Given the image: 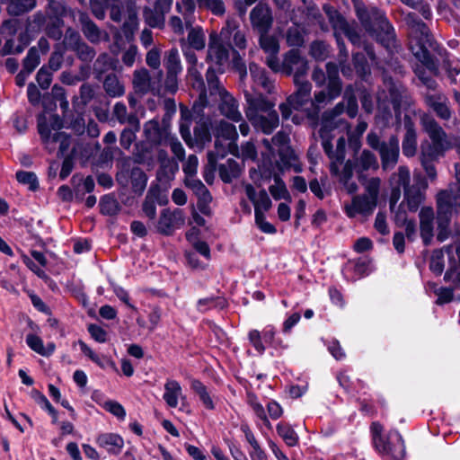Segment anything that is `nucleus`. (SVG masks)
<instances>
[{
    "instance_id": "nucleus-1",
    "label": "nucleus",
    "mask_w": 460,
    "mask_h": 460,
    "mask_svg": "<svg viewBox=\"0 0 460 460\" xmlns=\"http://www.w3.org/2000/svg\"><path fill=\"white\" fill-rule=\"evenodd\" d=\"M343 104L337 103L335 107L330 111L323 112L321 119L320 137L322 138L323 148L330 159V171L332 175L339 176L340 181L344 185H348L352 178L354 164L348 160L344 163L346 156V139L344 137L338 138L336 147L331 141V132L334 128L342 127L344 129L349 128V122L338 119V116L343 111Z\"/></svg>"
},
{
    "instance_id": "nucleus-2",
    "label": "nucleus",
    "mask_w": 460,
    "mask_h": 460,
    "mask_svg": "<svg viewBox=\"0 0 460 460\" xmlns=\"http://www.w3.org/2000/svg\"><path fill=\"white\" fill-rule=\"evenodd\" d=\"M356 13L365 30L375 36L385 48L392 49L395 47V31L384 12L376 7L367 9L364 5L357 4Z\"/></svg>"
},
{
    "instance_id": "nucleus-3",
    "label": "nucleus",
    "mask_w": 460,
    "mask_h": 460,
    "mask_svg": "<svg viewBox=\"0 0 460 460\" xmlns=\"http://www.w3.org/2000/svg\"><path fill=\"white\" fill-rule=\"evenodd\" d=\"M62 127L63 121L57 114L49 118L45 114L38 117V131L45 148L49 153L58 148V156H64L70 146V137L60 131Z\"/></svg>"
},
{
    "instance_id": "nucleus-4",
    "label": "nucleus",
    "mask_w": 460,
    "mask_h": 460,
    "mask_svg": "<svg viewBox=\"0 0 460 460\" xmlns=\"http://www.w3.org/2000/svg\"><path fill=\"white\" fill-rule=\"evenodd\" d=\"M66 7L56 0H48L44 11H38L32 15V24L43 30L50 39L59 40L63 36V17Z\"/></svg>"
},
{
    "instance_id": "nucleus-5",
    "label": "nucleus",
    "mask_w": 460,
    "mask_h": 460,
    "mask_svg": "<svg viewBox=\"0 0 460 460\" xmlns=\"http://www.w3.org/2000/svg\"><path fill=\"white\" fill-rule=\"evenodd\" d=\"M385 90H383L377 95V107L379 112H382L383 119L388 120L392 118V111L389 108L391 103L395 116L400 118L401 109L411 104V98L406 88L394 82L391 78L385 79Z\"/></svg>"
},
{
    "instance_id": "nucleus-6",
    "label": "nucleus",
    "mask_w": 460,
    "mask_h": 460,
    "mask_svg": "<svg viewBox=\"0 0 460 460\" xmlns=\"http://www.w3.org/2000/svg\"><path fill=\"white\" fill-rule=\"evenodd\" d=\"M383 430V426L379 422L372 423V440L376 451L395 460L402 459L405 456V446L401 434L393 429L387 435H384Z\"/></svg>"
},
{
    "instance_id": "nucleus-7",
    "label": "nucleus",
    "mask_w": 460,
    "mask_h": 460,
    "mask_svg": "<svg viewBox=\"0 0 460 460\" xmlns=\"http://www.w3.org/2000/svg\"><path fill=\"white\" fill-rule=\"evenodd\" d=\"M229 60V49L221 40L217 31L209 34L206 61L211 64L217 72L223 73L224 67Z\"/></svg>"
},
{
    "instance_id": "nucleus-8",
    "label": "nucleus",
    "mask_w": 460,
    "mask_h": 460,
    "mask_svg": "<svg viewBox=\"0 0 460 460\" xmlns=\"http://www.w3.org/2000/svg\"><path fill=\"white\" fill-rule=\"evenodd\" d=\"M450 149L433 145L427 141H422L420 146V163L430 181L437 179V170L435 163L444 157Z\"/></svg>"
},
{
    "instance_id": "nucleus-9",
    "label": "nucleus",
    "mask_w": 460,
    "mask_h": 460,
    "mask_svg": "<svg viewBox=\"0 0 460 460\" xmlns=\"http://www.w3.org/2000/svg\"><path fill=\"white\" fill-rule=\"evenodd\" d=\"M308 71V61L302 56L297 49H292L286 52L283 60L279 62V68L277 73L281 72L286 75H293L294 79L303 78Z\"/></svg>"
},
{
    "instance_id": "nucleus-10",
    "label": "nucleus",
    "mask_w": 460,
    "mask_h": 460,
    "mask_svg": "<svg viewBox=\"0 0 460 460\" xmlns=\"http://www.w3.org/2000/svg\"><path fill=\"white\" fill-rule=\"evenodd\" d=\"M420 124L429 137V138L424 141L450 150L454 147L452 137L433 117L427 114L423 115L420 119Z\"/></svg>"
},
{
    "instance_id": "nucleus-11",
    "label": "nucleus",
    "mask_w": 460,
    "mask_h": 460,
    "mask_svg": "<svg viewBox=\"0 0 460 460\" xmlns=\"http://www.w3.org/2000/svg\"><path fill=\"white\" fill-rule=\"evenodd\" d=\"M203 65L197 66H187L186 81L199 93V99L194 102L192 111L199 114L203 108L210 103L207 96L205 82L202 77L201 70Z\"/></svg>"
},
{
    "instance_id": "nucleus-12",
    "label": "nucleus",
    "mask_w": 460,
    "mask_h": 460,
    "mask_svg": "<svg viewBox=\"0 0 460 460\" xmlns=\"http://www.w3.org/2000/svg\"><path fill=\"white\" fill-rule=\"evenodd\" d=\"M69 14L74 21L78 20L84 37L93 44H98L102 40L108 41L109 34L101 30L89 17V15L79 10H69Z\"/></svg>"
},
{
    "instance_id": "nucleus-13",
    "label": "nucleus",
    "mask_w": 460,
    "mask_h": 460,
    "mask_svg": "<svg viewBox=\"0 0 460 460\" xmlns=\"http://www.w3.org/2000/svg\"><path fill=\"white\" fill-rule=\"evenodd\" d=\"M185 224V215L182 209L171 210L164 208L161 211L156 222V230L164 235H171L176 229H180Z\"/></svg>"
},
{
    "instance_id": "nucleus-14",
    "label": "nucleus",
    "mask_w": 460,
    "mask_h": 460,
    "mask_svg": "<svg viewBox=\"0 0 460 460\" xmlns=\"http://www.w3.org/2000/svg\"><path fill=\"white\" fill-rule=\"evenodd\" d=\"M424 102L440 119L449 120L452 118L453 111L450 107L449 99L442 91L426 92Z\"/></svg>"
},
{
    "instance_id": "nucleus-15",
    "label": "nucleus",
    "mask_w": 460,
    "mask_h": 460,
    "mask_svg": "<svg viewBox=\"0 0 460 460\" xmlns=\"http://www.w3.org/2000/svg\"><path fill=\"white\" fill-rule=\"evenodd\" d=\"M250 22L252 29L258 33L269 32L273 24L270 7L262 2L257 4L250 13Z\"/></svg>"
},
{
    "instance_id": "nucleus-16",
    "label": "nucleus",
    "mask_w": 460,
    "mask_h": 460,
    "mask_svg": "<svg viewBox=\"0 0 460 460\" xmlns=\"http://www.w3.org/2000/svg\"><path fill=\"white\" fill-rule=\"evenodd\" d=\"M259 35L260 47L268 55L265 63L274 73H277L279 68L278 58L279 52V40L275 36L270 35L269 32H260Z\"/></svg>"
},
{
    "instance_id": "nucleus-17",
    "label": "nucleus",
    "mask_w": 460,
    "mask_h": 460,
    "mask_svg": "<svg viewBox=\"0 0 460 460\" xmlns=\"http://www.w3.org/2000/svg\"><path fill=\"white\" fill-rule=\"evenodd\" d=\"M453 214L449 212V206L440 197L438 206L436 205L437 239L442 243L451 235V220Z\"/></svg>"
},
{
    "instance_id": "nucleus-18",
    "label": "nucleus",
    "mask_w": 460,
    "mask_h": 460,
    "mask_svg": "<svg viewBox=\"0 0 460 460\" xmlns=\"http://www.w3.org/2000/svg\"><path fill=\"white\" fill-rule=\"evenodd\" d=\"M415 183L404 191L403 203L405 202L409 210L415 212L424 199V190L427 188V182L420 175L414 176Z\"/></svg>"
},
{
    "instance_id": "nucleus-19",
    "label": "nucleus",
    "mask_w": 460,
    "mask_h": 460,
    "mask_svg": "<svg viewBox=\"0 0 460 460\" xmlns=\"http://www.w3.org/2000/svg\"><path fill=\"white\" fill-rule=\"evenodd\" d=\"M243 93L248 105L245 109L246 118L250 117V111L252 115H256L261 112L274 111V103L268 101L261 93H257L255 89L253 92L245 90Z\"/></svg>"
},
{
    "instance_id": "nucleus-20",
    "label": "nucleus",
    "mask_w": 460,
    "mask_h": 460,
    "mask_svg": "<svg viewBox=\"0 0 460 460\" xmlns=\"http://www.w3.org/2000/svg\"><path fill=\"white\" fill-rule=\"evenodd\" d=\"M377 201L366 195H358L352 199L350 204L345 205V213L350 218L355 217L358 214L368 217L373 213Z\"/></svg>"
},
{
    "instance_id": "nucleus-21",
    "label": "nucleus",
    "mask_w": 460,
    "mask_h": 460,
    "mask_svg": "<svg viewBox=\"0 0 460 460\" xmlns=\"http://www.w3.org/2000/svg\"><path fill=\"white\" fill-rule=\"evenodd\" d=\"M381 158L382 167L385 171L393 169L398 162L399 139L396 136H391L386 142H383L378 151Z\"/></svg>"
},
{
    "instance_id": "nucleus-22",
    "label": "nucleus",
    "mask_w": 460,
    "mask_h": 460,
    "mask_svg": "<svg viewBox=\"0 0 460 460\" xmlns=\"http://www.w3.org/2000/svg\"><path fill=\"white\" fill-rule=\"evenodd\" d=\"M171 135L170 131L162 128L155 119H151L144 124V137L151 146H160L164 145Z\"/></svg>"
},
{
    "instance_id": "nucleus-23",
    "label": "nucleus",
    "mask_w": 460,
    "mask_h": 460,
    "mask_svg": "<svg viewBox=\"0 0 460 460\" xmlns=\"http://www.w3.org/2000/svg\"><path fill=\"white\" fill-rule=\"evenodd\" d=\"M265 113L266 114L259 113L252 115V112L250 111V117H247V119L257 130H261L264 134L270 135L279 127V118L276 111H270V112L267 111Z\"/></svg>"
},
{
    "instance_id": "nucleus-24",
    "label": "nucleus",
    "mask_w": 460,
    "mask_h": 460,
    "mask_svg": "<svg viewBox=\"0 0 460 460\" xmlns=\"http://www.w3.org/2000/svg\"><path fill=\"white\" fill-rule=\"evenodd\" d=\"M296 91L288 97L295 110L302 108L311 98L312 84L305 77L294 79Z\"/></svg>"
},
{
    "instance_id": "nucleus-25",
    "label": "nucleus",
    "mask_w": 460,
    "mask_h": 460,
    "mask_svg": "<svg viewBox=\"0 0 460 460\" xmlns=\"http://www.w3.org/2000/svg\"><path fill=\"white\" fill-rule=\"evenodd\" d=\"M420 237L425 245H429L434 237L435 213L431 207H423L420 213Z\"/></svg>"
},
{
    "instance_id": "nucleus-26",
    "label": "nucleus",
    "mask_w": 460,
    "mask_h": 460,
    "mask_svg": "<svg viewBox=\"0 0 460 460\" xmlns=\"http://www.w3.org/2000/svg\"><path fill=\"white\" fill-rule=\"evenodd\" d=\"M249 71L251 77L252 79V82L254 84V86L252 87L253 90H256V87H261V89L270 94L275 90V83L274 80H272L267 71L263 68L258 66L257 64L252 62L249 65Z\"/></svg>"
},
{
    "instance_id": "nucleus-27",
    "label": "nucleus",
    "mask_w": 460,
    "mask_h": 460,
    "mask_svg": "<svg viewBox=\"0 0 460 460\" xmlns=\"http://www.w3.org/2000/svg\"><path fill=\"white\" fill-rule=\"evenodd\" d=\"M95 442L100 447L113 456L119 455L124 447V439L117 433L106 432L99 434Z\"/></svg>"
},
{
    "instance_id": "nucleus-28",
    "label": "nucleus",
    "mask_w": 460,
    "mask_h": 460,
    "mask_svg": "<svg viewBox=\"0 0 460 460\" xmlns=\"http://www.w3.org/2000/svg\"><path fill=\"white\" fill-rule=\"evenodd\" d=\"M405 134L402 139V154L407 157H412L417 152V132L411 119L405 116L403 119Z\"/></svg>"
},
{
    "instance_id": "nucleus-29",
    "label": "nucleus",
    "mask_w": 460,
    "mask_h": 460,
    "mask_svg": "<svg viewBox=\"0 0 460 460\" xmlns=\"http://www.w3.org/2000/svg\"><path fill=\"white\" fill-rule=\"evenodd\" d=\"M228 153L239 156V147L235 142H228L225 145L222 139H216L215 147L213 151H210L208 155V163L215 169L216 164L218 159L224 158Z\"/></svg>"
},
{
    "instance_id": "nucleus-30",
    "label": "nucleus",
    "mask_w": 460,
    "mask_h": 460,
    "mask_svg": "<svg viewBox=\"0 0 460 460\" xmlns=\"http://www.w3.org/2000/svg\"><path fill=\"white\" fill-rule=\"evenodd\" d=\"M404 20L411 34L417 38L420 43L429 41V29L426 23L418 18L416 13H409Z\"/></svg>"
},
{
    "instance_id": "nucleus-31",
    "label": "nucleus",
    "mask_w": 460,
    "mask_h": 460,
    "mask_svg": "<svg viewBox=\"0 0 460 460\" xmlns=\"http://www.w3.org/2000/svg\"><path fill=\"white\" fill-rule=\"evenodd\" d=\"M247 198L252 202L255 211H263V213L270 210L271 208V200L265 190L259 192L252 184H247L244 187Z\"/></svg>"
},
{
    "instance_id": "nucleus-32",
    "label": "nucleus",
    "mask_w": 460,
    "mask_h": 460,
    "mask_svg": "<svg viewBox=\"0 0 460 460\" xmlns=\"http://www.w3.org/2000/svg\"><path fill=\"white\" fill-rule=\"evenodd\" d=\"M132 84L135 93L139 95H145L154 90V83L146 68L137 69L133 72Z\"/></svg>"
},
{
    "instance_id": "nucleus-33",
    "label": "nucleus",
    "mask_w": 460,
    "mask_h": 460,
    "mask_svg": "<svg viewBox=\"0 0 460 460\" xmlns=\"http://www.w3.org/2000/svg\"><path fill=\"white\" fill-rule=\"evenodd\" d=\"M217 102H219V110L222 115L234 122L243 120L242 113L238 110V103L232 95L226 93L217 99Z\"/></svg>"
},
{
    "instance_id": "nucleus-34",
    "label": "nucleus",
    "mask_w": 460,
    "mask_h": 460,
    "mask_svg": "<svg viewBox=\"0 0 460 460\" xmlns=\"http://www.w3.org/2000/svg\"><path fill=\"white\" fill-rule=\"evenodd\" d=\"M163 399L170 408H176L180 399H185L180 383L174 379H167L164 384Z\"/></svg>"
},
{
    "instance_id": "nucleus-35",
    "label": "nucleus",
    "mask_w": 460,
    "mask_h": 460,
    "mask_svg": "<svg viewBox=\"0 0 460 460\" xmlns=\"http://www.w3.org/2000/svg\"><path fill=\"white\" fill-rule=\"evenodd\" d=\"M10 16H21L37 6V0H0Z\"/></svg>"
},
{
    "instance_id": "nucleus-36",
    "label": "nucleus",
    "mask_w": 460,
    "mask_h": 460,
    "mask_svg": "<svg viewBox=\"0 0 460 460\" xmlns=\"http://www.w3.org/2000/svg\"><path fill=\"white\" fill-rule=\"evenodd\" d=\"M440 197L449 206V212L460 214V190H456V185H448L447 189L441 190L436 196V205L438 206Z\"/></svg>"
},
{
    "instance_id": "nucleus-37",
    "label": "nucleus",
    "mask_w": 460,
    "mask_h": 460,
    "mask_svg": "<svg viewBox=\"0 0 460 460\" xmlns=\"http://www.w3.org/2000/svg\"><path fill=\"white\" fill-rule=\"evenodd\" d=\"M206 80L209 90V95L212 98L211 102H217V99L228 93L226 90L221 85L217 71L214 67L209 66L206 72Z\"/></svg>"
},
{
    "instance_id": "nucleus-38",
    "label": "nucleus",
    "mask_w": 460,
    "mask_h": 460,
    "mask_svg": "<svg viewBox=\"0 0 460 460\" xmlns=\"http://www.w3.org/2000/svg\"><path fill=\"white\" fill-rule=\"evenodd\" d=\"M112 114L119 124L128 123L130 127H136L137 129H140V122L137 115L128 113L127 106L123 102H119L115 103Z\"/></svg>"
},
{
    "instance_id": "nucleus-39",
    "label": "nucleus",
    "mask_w": 460,
    "mask_h": 460,
    "mask_svg": "<svg viewBox=\"0 0 460 460\" xmlns=\"http://www.w3.org/2000/svg\"><path fill=\"white\" fill-rule=\"evenodd\" d=\"M242 167L234 159H228L218 166L219 177L225 183H230L241 175Z\"/></svg>"
},
{
    "instance_id": "nucleus-40",
    "label": "nucleus",
    "mask_w": 460,
    "mask_h": 460,
    "mask_svg": "<svg viewBox=\"0 0 460 460\" xmlns=\"http://www.w3.org/2000/svg\"><path fill=\"white\" fill-rule=\"evenodd\" d=\"M164 66L166 73L181 74L182 72L180 53L176 48H172L164 52Z\"/></svg>"
},
{
    "instance_id": "nucleus-41",
    "label": "nucleus",
    "mask_w": 460,
    "mask_h": 460,
    "mask_svg": "<svg viewBox=\"0 0 460 460\" xmlns=\"http://www.w3.org/2000/svg\"><path fill=\"white\" fill-rule=\"evenodd\" d=\"M184 183L186 187L190 188L198 196L199 199L205 203L211 201L212 197L208 190L196 176L185 177Z\"/></svg>"
},
{
    "instance_id": "nucleus-42",
    "label": "nucleus",
    "mask_w": 460,
    "mask_h": 460,
    "mask_svg": "<svg viewBox=\"0 0 460 460\" xmlns=\"http://www.w3.org/2000/svg\"><path fill=\"white\" fill-rule=\"evenodd\" d=\"M105 93L111 98L120 97L125 93V87L114 74L108 75L103 81Z\"/></svg>"
},
{
    "instance_id": "nucleus-43",
    "label": "nucleus",
    "mask_w": 460,
    "mask_h": 460,
    "mask_svg": "<svg viewBox=\"0 0 460 460\" xmlns=\"http://www.w3.org/2000/svg\"><path fill=\"white\" fill-rule=\"evenodd\" d=\"M195 9L194 0H180L176 3V10L182 15L187 29L191 27L194 22Z\"/></svg>"
},
{
    "instance_id": "nucleus-44",
    "label": "nucleus",
    "mask_w": 460,
    "mask_h": 460,
    "mask_svg": "<svg viewBox=\"0 0 460 460\" xmlns=\"http://www.w3.org/2000/svg\"><path fill=\"white\" fill-rule=\"evenodd\" d=\"M26 343L33 351L41 356L48 357L55 350V345L53 343H49L47 347H45L42 339L35 334H28L26 336Z\"/></svg>"
},
{
    "instance_id": "nucleus-45",
    "label": "nucleus",
    "mask_w": 460,
    "mask_h": 460,
    "mask_svg": "<svg viewBox=\"0 0 460 460\" xmlns=\"http://www.w3.org/2000/svg\"><path fill=\"white\" fill-rule=\"evenodd\" d=\"M438 55L443 58V67L450 84H458L459 79H457V76L460 75V65L449 61L448 53L444 49L438 50Z\"/></svg>"
},
{
    "instance_id": "nucleus-46",
    "label": "nucleus",
    "mask_w": 460,
    "mask_h": 460,
    "mask_svg": "<svg viewBox=\"0 0 460 460\" xmlns=\"http://www.w3.org/2000/svg\"><path fill=\"white\" fill-rule=\"evenodd\" d=\"M216 131V139L237 143L238 134L234 125L222 119L218 122Z\"/></svg>"
},
{
    "instance_id": "nucleus-47",
    "label": "nucleus",
    "mask_w": 460,
    "mask_h": 460,
    "mask_svg": "<svg viewBox=\"0 0 460 460\" xmlns=\"http://www.w3.org/2000/svg\"><path fill=\"white\" fill-rule=\"evenodd\" d=\"M416 58L430 72L438 75V66L437 62L434 60L429 51L423 46V43H420L418 50L413 52Z\"/></svg>"
},
{
    "instance_id": "nucleus-48",
    "label": "nucleus",
    "mask_w": 460,
    "mask_h": 460,
    "mask_svg": "<svg viewBox=\"0 0 460 460\" xmlns=\"http://www.w3.org/2000/svg\"><path fill=\"white\" fill-rule=\"evenodd\" d=\"M276 429L279 437L288 447H295L297 445L299 437L289 424L279 422L277 425Z\"/></svg>"
},
{
    "instance_id": "nucleus-49",
    "label": "nucleus",
    "mask_w": 460,
    "mask_h": 460,
    "mask_svg": "<svg viewBox=\"0 0 460 460\" xmlns=\"http://www.w3.org/2000/svg\"><path fill=\"white\" fill-rule=\"evenodd\" d=\"M326 76L328 77V85L333 93V95H340L341 92V83L339 78V70L335 63L328 62L326 64Z\"/></svg>"
},
{
    "instance_id": "nucleus-50",
    "label": "nucleus",
    "mask_w": 460,
    "mask_h": 460,
    "mask_svg": "<svg viewBox=\"0 0 460 460\" xmlns=\"http://www.w3.org/2000/svg\"><path fill=\"white\" fill-rule=\"evenodd\" d=\"M135 160L137 164L153 167L155 165V146L151 145L149 146L145 145L137 146Z\"/></svg>"
},
{
    "instance_id": "nucleus-51",
    "label": "nucleus",
    "mask_w": 460,
    "mask_h": 460,
    "mask_svg": "<svg viewBox=\"0 0 460 460\" xmlns=\"http://www.w3.org/2000/svg\"><path fill=\"white\" fill-rule=\"evenodd\" d=\"M164 13L160 11L159 9L154 8H145L144 10V19L145 22L153 28H162L164 25Z\"/></svg>"
},
{
    "instance_id": "nucleus-52",
    "label": "nucleus",
    "mask_w": 460,
    "mask_h": 460,
    "mask_svg": "<svg viewBox=\"0 0 460 460\" xmlns=\"http://www.w3.org/2000/svg\"><path fill=\"white\" fill-rule=\"evenodd\" d=\"M190 386L191 389L199 395V400L207 409L213 410L215 408V404L209 392L199 380L193 379Z\"/></svg>"
},
{
    "instance_id": "nucleus-53",
    "label": "nucleus",
    "mask_w": 460,
    "mask_h": 460,
    "mask_svg": "<svg viewBox=\"0 0 460 460\" xmlns=\"http://www.w3.org/2000/svg\"><path fill=\"white\" fill-rule=\"evenodd\" d=\"M190 31L188 33V43L190 48L196 50H202L206 46V37L203 30L200 27H189Z\"/></svg>"
},
{
    "instance_id": "nucleus-54",
    "label": "nucleus",
    "mask_w": 460,
    "mask_h": 460,
    "mask_svg": "<svg viewBox=\"0 0 460 460\" xmlns=\"http://www.w3.org/2000/svg\"><path fill=\"white\" fill-rule=\"evenodd\" d=\"M130 180L134 192L141 194L147 183L146 174L139 167H133L130 172Z\"/></svg>"
},
{
    "instance_id": "nucleus-55",
    "label": "nucleus",
    "mask_w": 460,
    "mask_h": 460,
    "mask_svg": "<svg viewBox=\"0 0 460 460\" xmlns=\"http://www.w3.org/2000/svg\"><path fill=\"white\" fill-rule=\"evenodd\" d=\"M357 166L358 172L376 170L378 168L376 156L372 152L364 150L358 158Z\"/></svg>"
},
{
    "instance_id": "nucleus-56",
    "label": "nucleus",
    "mask_w": 460,
    "mask_h": 460,
    "mask_svg": "<svg viewBox=\"0 0 460 460\" xmlns=\"http://www.w3.org/2000/svg\"><path fill=\"white\" fill-rule=\"evenodd\" d=\"M429 288L434 292V294L438 296L436 300L437 305H444L452 301L453 293L456 288H444L438 287L435 283H429Z\"/></svg>"
},
{
    "instance_id": "nucleus-57",
    "label": "nucleus",
    "mask_w": 460,
    "mask_h": 460,
    "mask_svg": "<svg viewBox=\"0 0 460 460\" xmlns=\"http://www.w3.org/2000/svg\"><path fill=\"white\" fill-rule=\"evenodd\" d=\"M247 403L252 409L254 414L267 426L270 427V422L266 415L263 405L259 402L257 396L252 393L247 394Z\"/></svg>"
},
{
    "instance_id": "nucleus-58",
    "label": "nucleus",
    "mask_w": 460,
    "mask_h": 460,
    "mask_svg": "<svg viewBox=\"0 0 460 460\" xmlns=\"http://www.w3.org/2000/svg\"><path fill=\"white\" fill-rule=\"evenodd\" d=\"M392 181L395 188H402L403 191H405L406 189L411 188V174L409 168L406 166H400L397 172L393 175Z\"/></svg>"
},
{
    "instance_id": "nucleus-59",
    "label": "nucleus",
    "mask_w": 460,
    "mask_h": 460,
    "mask_svg": "<svg viewBox=\"0 0 460 460\" xmlns=\"http://www.w3.org/2000/svg\"><path fill=\"white\" fill-rule=\"evenodd\" d=\"M199 7L211 12L212 14L222 17L226 12V4L223 0H197Z\"/></svg>"
},
{
    "instance_id": "nucleus-60",
    "label": "nucleus",
    "mask_w": 460,
    "mask_h": 460,
    "mask_svg": "<svg viewBox=\"0 0 460 460\" xmlns=\"http://www.w3.org/2000/svg\"><path fill=\"white\" fill-rule=\"evenodd\" d=\"M279 155L284 168L288 169L293 167L296 172L301 171V167L297 164V156L289 147L279 150Z\"/></svg>"
},
{
    "instance_id": "nucleus-61",
    "label": "nucleus",
    "mask_w": 460,
    "mask_h": 460,
    "mask_svg": "<svg viewBox=\"0 0 460 460\" xmlns=\"http://www.w3.org/2000/svg\"><path fill=\"white\" fill-rule=\"evenodd\" d=\"M269 190L275 199H290L286 184L279 176H274V184L270 186Z\"/></svg>"
},
{
    "instance_id": "nucleus-62",
    "label": "nucleus",
    "mask_w": 460,
    "mask_h": 460,
    "mask_svg": "<svg viewBox=\"0 0 460 460\" xmlns=\"http://www.w3.org/2000/svg\"><path fill=\"white\" fill-rule=\"evenodd\" d=\"M113 67V59L107 54L102 53L99 55L93 64V71L96 73V77L100 79L101 75Z\"/></svg>"
},
{
    "instance_id": "nucleus-63",
    "label": "nucleus",
    "mask_w": 460,
    "mask_h": 460,
    "mask_svg": "<svg viewBox=\"0 0 460 460\" xmlns=\"http://www.w3.org/2000/svg\"><path fill=\"white\" fill-rule=\"evenodd\" d=\"M83 42L84 40L80 33L76 30H75L72 27H68L66 30L63 39V44L66 49L74 51Z\"/></svg>"
},
{
    "instance_id": "nucleus-64",
    "label": "nucleus",
    "mask_w": 460,
    "mask_h": 460,
    "mask_svg": "<svg viewBox=\"0 0 460 460\" xmlns=\"http://www.w3.org/2000/svg\"><path fill=\"white\" fill-rule=\"evenodd\" d=\"M444 280L452 283L454 288H460V264L449 262L448 269L444 276Z\"/></svg>"
}]
</instances>
